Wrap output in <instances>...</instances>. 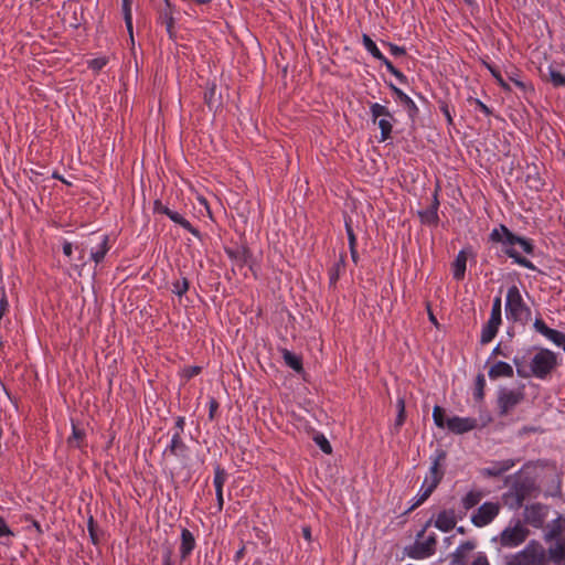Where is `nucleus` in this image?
I'll list each match as a JSON object with an SVG mask.
<instances>
[{"label": "nucleus", "instance_id": "obj_1", "mask_svg": "<svg viewBox=\"0 0 565 565\" xmlns=\"http://www.w3.org/2000/svg\"><path fill=\"white\" fill-rule=\"evenodd\" d=\"M535 467L536 463L529 460L519 471L504 478V484L509 486V490L501 495L503 505L512 511H518L524 507L526 500L539 497L541 487L536 477L529 473V469Z\"/></svg>", "mask_w": 565, "mask_h": 565}, {"label": "nucleus", "instance_id": "obj_2", "mask_svg": "<svg viewBox=\"0 0 565 565\" xmlns=\"http://www.w3.org/2000/svg\"><path fill=\"white\" fill-rule=\"evenodd\" d=\"M519 235L513 233L507 225L500 224L499 227H494L489 234V242L500 243L503 245L502 252L513 262L524 268L535 270L539 274H544L539 269L530 259L522 256L515 248Z\"/></svg>", "mask_w": 565, "mask_h": 565}, {"label": "nucleus", "instance_id": "obj_3", "mask_svg": "<svg viewBox=\"0 0 565 565\" xmlns=\"http://www.w3.org/2000/svg\"><path fill=\"white\" fill-rule=\"evenodd\" d=\"M546 542L555 541V545L548 548L550 559L555 565H565V516L559 514L553 520L550 530L544 534Z\"/></svg>", "mask_w": 565, "mask_h": 565}, {"label": "nucleus", "instance_id": "obj_4", "mask_svg": "<svg viewBox=\"0 0 565 565\" xmlns=\"http://www.w3.org/2000/svg\"><path fill=\"white\" fill-rule=\"evenodd\" d=\"M507 318L525 326L531 320V309L523 301L519 288L513 285L508 289L505 301Z\"/></svg>", "mask_w": 565, "mask_h": 565}, {"label": "nucleus", "instance_id": "obj_5", "mask_svg": "<svg viewBox=\"0 0 565 565\" xmlns=\"http://www.w3.org/2000/svg\"><path fill=\"white\" fill-rule=\"evenodd\" d=\"M557 365L558 361L556 353H554L550 349L541 348L531 360V376L545 380L552 374V372L557 367Z\"/></svg>", "mask_w": 565, "mask_h": 565}, {"label": "nucleus", "instance_id": "obj_6", "mask_svg": "<svg viewBox=\"0 0 565 565\" xmlns=\"http://www.w3.org/2000/svg\"><path fill=\"white\" fill-rule=\"evenodd\" d=\"M524 398V384L518 390L500 388L497 398L499 416L509 415Z\"/></svg>", "mask_w": 565, "mask_h": 565}, {"label": "nucleus", "instance_id": "obj_7", "mask_svg": "<svg viewBox=\"0 0 565 565\" xmlns=\"http://www.w3.org/2000/svg\"><path fill=\"white\" fill-rule=\"evenodd\" d=\"M224 252L227 257L235 263L237 267L241 269L245 266L249 268L253 275L256 277L257 273L255 270L256 259L252 249L247 246V244H235L234 246H225Z\"/></svg>", "mask_w": 565, "mask_h": 565}, {"label": "nucleus", "instance_id": "obj_8", "mask_svg": "<svg viewBox=\"0 0 565 565\" xmlns=\"http://www.w3.org/2000/svg\"><path fill=\"white\" fill-rule=\"evenodd\" d=\"M530 533V530L518 520L514 526L505 527L493 541L499 540L502 547H516L526 541Z\"/></svg>", "mask_w": 565, "mask_h": 565}, {"label": "nucleus", "instance_id": "obj_9", "mask_svg": "<svg viewBox=\"0 0 565 565\" xmlns=\"http://www.w3.org/2000/svg\"><path fill=\"white\" fill-rule=\"evenodd\" d=\"M362 43L365 50L376 60H379L386 70L395 76L399 83L408 84L407 76L401 72L383 53L379 50L376 43L366 33L362 34Z\"/></svg>", "mask_w": 565, "mask_h": 565}, {"label": "nucleus", "instance_id": "obj_10", "mask_svg": "<svg viewBox=\"0 0 565 565\" xmlns=\"http://www.w3.org/2000/svg\"><path fill=\"white\" fill-rule=\"evenodd\" d=\"M153 213L167 215L174 224L181 226L194 237L202 241L203 236L196 227H194L181 213L169 209L159 199L153 201Z\"/></svg>", "mask_w": 565, "mask_h": 565}, {"label": "nucleus", "instance_id": "obj_11", "mask_svg": "<svg viewBox=\"0 0 565 565\" xmlns=\"http://www.w3.org/2000/svg\"><path fill=\"white\" fill-rule=\"evenodd\" d=\"M501 505L499 502H484L471 515V522L477 527L490 524L499 514Z\"/></svg>", "mask_w": 565, "mask_h": 565}, {"label": "nucleus", "instance_id": "obj_12", "mask_svg": "<svg viewBox=\"0 0 565 565\" xmlns=\"http://www.w3.org/2000/svg\"><path fill=\"white\" fill-rule=\"evenodd\" d=\"M548 507L535 502L524 507V523L533 526L534 529H542L546 518Z\"/></svg>", "mask_w": 565, "mask_h": 565}, {"label": "nucleus", "instance_id": "obj_13", "mask_svg": "<svg viewBox=\"0 0 565 565\" xmlns=\"http://www.w3.org/2000/svg\"><path fill=\"white\" fill-rule=\"evenodd\" d=\"M440 190V185L437 183L436 189L433 194V200L430 205L426 210H422L417 212V215L422 222V224L425 225H433L437 226L439 223V215H438V209H439V199H438V192Z\"/></svg>", "mask_w": 565, "mask_h": 565}, {"label": "nucleus", "instance_id": "obj_14", "mask_svg": "<svg viewBox=\"0 0 565 565\" xmlns=\"http://www.w3.org/2000/svg\"><path fill=\"white\" fill-rule=\"evenodd\" d=\"M388 88L402 106L405 108L408 118L414 124L419 115V109L414 100L392 82L387 83Z\"/></svg>", "mask_w": 565, "mask_h": 565}, {"label": "nucleus", "instance_id": "obj_15", "mask_svg": "<svg viewBox=\"0 0 565 565\" xmlns=\"http://www.w3.org/2000/svg\"><path fill=\"white\" fill-rule=\"evenodd\" d=\"M537 546H540V542L531 540L522 551L512 555V557L507 561L505 565H532Z\"/></svg>", "mask_w": 565, "mask_h": 565}, {"label": "nucleus", "instance_id": "obj_16", "mask_svg": "<svg viewBox=\"0 0 565 565\" xmlns=\"http://www.w3.org/2000/svg\"><path fill=\"white\" fill-rule=\"evenodd\" d=\"M478 426V422L473 417L454 416L448 419V430L456 435H462L473 430Z\"/></svg>", "mask_w": 565, "mask_h": 565}, {"label": "nucleus", "instance_id": "obj_17", "mask_svg": "<svg viewBox=\"0 0 565 565\" xmlns=\"http://www.w3.org/2000/svg\"><path fill=\"white\" fill-rule=\"evenodd\" d=\"M164 7L159 11L158 21L161 24L166 25L167 33L171 40L177 39V32L174 30V18L173 11L175 9L174 4L170 2V0H163Z\"/></svg>", "mask_w": 565, "mask_h": 565}, {"label": "nucleus", "instance_id": "obj_18", "mask_svg": "<svg viewBox=\"0 0 565 565\" xmlns=\"http://www.w3.org/2000/svg\"><path fill=\"white\" fill-rule=\"evenodd\" d=\"M519 459H505L500 461H492L491 466L483 468L481 470V475L486 478H498L504 475L507 471H509L511 468H513L516 462H519Z\"/></svg>", "mask_w": 565, "mask_h": 565}, {"label": "nucleus", "instance_id": "obj_19", "mask_svg": "<svg viewBox=\"0 0 565 565\" xmlns=\"http://www.w3.org/2000/svg\"><path fill=\"white\" fill-rule=\"evenodd\" d=\"M64 21H68L71 28L78 29L84 22V7L76 1L70 2L64 7Z\"/></svg>", "mask_w": 565, "mask_h": 565}, {"label": "nucleus", "instance_id": "obj_20", "mask_svg": "<svg viewBox=\"0 0 565 565\" xmlns=\"http://www.w3.org/2000/svg\"><path fill=\"white\" fill-rule=\"evenodd\" d=\"M163 454H168L173 457L186 459L189 454V447L184 443L182 435H179L178 431H173L171 436V441L164 449Z\"/></svg>", "mask_w": 565, "mask_h": 565}, {"label": "nucleus", "instance_id": "obj_21", "mask_svg": "<svg viewBox=\"0 0 565 565\" xmlns=\"http://www.w3.org/2000/svg\"><path fill=\"white\" fill-rule=\"evenodd\" d=\"M447 458V451L441 447H438L435 451V457L433 458L431 466L429 472L431 475V482L439 484L445 476V470L441 467V463Z\"/></svg>", "mask_w": 565, "mask_h": 565}, {"label": "nucleus", "instance_id": "obj_22", "mask_svg": "<svg viewBox=\"0 0 565 565\" xmlns=\"http://www.w3.org/2000/svg\"><path fill=\"white\" fill-rule=\"evenodd\" d=\"M457 518L455 515V511L443 510L438 513L437 519L434 522V525L441 532H449L456 527Z\"/></svg>", "mask_w": 565, "mask_h": 565}, {"label": "nucleus", "instance_id": "obj_23", "mask_svg": "<svg viewBox=\"0 0 565 565\" xmlns=\"http://www.w3.org/2000/svg\"><path fill=\"white\" fill-rule=\"evenodd\" d=\"M195 546L196 542L193 533L189 529L183 527L181 530V544L179 548L181 562L185 561L192 554Z\"/></svg>", "mask_w": 565, "mask_h": 565}, {"label": "nucleus", "instance_id": "obj_24", "mask_svg": "<svg viewBox=\"0 0 565 565\" xmlns=\"http://www.w3.org/2000/svg\"><path fill=\"white\" fill-rule=\"evenodd\" d=\"M468 250L466 248L459 250L451 264L452 277L457 281L465 279L467 268Z\"/></svg>", "mask_w": 565, "mask_h": 565}, {"label": "nucleus", "instance_id": "obj_25", "mask_svg": "<svg viewBox=\"0 0 565 565\" xmlns=\"http://www.w3.org/2000/svg\"><path fill=\"white\" fill-rule=\"evenodd\" d=\"M203 98L204 104L210 110L216 111L223 104L222 95L216 92V84L214 82L206 84Z\"/></svg>", "mask_w": 565, "mask_h": 565}, {"label": "nucleus", "instance_id": "obj_26", "mask_svg": "<svg viewBox=\"0 0 565 565\" xmlns=\"http://www.w3.org/2000/svg\"><path fill=\"white\" fill-rule=\"evenodd\" d=\"M514 371L512 365L504 361H497L488 371V376L495 381L500 377H513Z\"/></svg>", "mask_w": 565, "mask_h": 565}, {"label": "nucleus", "instance_id": "obj_27", "mask_svg": "<svg viewBox=\"0 0 565 565\" xmlns=\"http://www.w3.org/2000/svg\"><path fill=\"white\" fill-rule=\"evenodd\" d=\"M501 323H502V320L499 321L495 318H489V320L483 326L482 331H481L480 343L482 345L491 342L495 338Z\"/></svg>", "mask_w": 565, "mask_h": 565}, {"label": "nucleus", "instance_id": "obj_28", "mask_svg": "<svg viewBox=\"0 0 565 565\" xmlns=\"http://www.w3.org/2000/svg\"><path fill=\"white\" fill-rule=\"evenodd\" d=\"M284 362L287 366H289L291 370H294L298 374L305 373L303 363L301 355H298L288 349H281L280 350Z\"/></svg>", "mask_w": 565, "mask_h": 565}, {"label": "nucleus", "instance_id": "obj_29", "mask_svg": "<svg viewBox=\"0 0 565 565\" xmlns=\"http://www.w3.org/2000/svg\"><path fill=\"white\" fill-rule=\"evenodd\" d=\"M86 431L79 428L72 419V435L67 438V445L71 448L83 449L86 446Z\"/></svg>", "mask_w": 565, "mask_h": 565}, {"label": "nucleus", "instance_id": "obj_30", "mask_svg": "<svg viewBox=\"0 0 565 565\" xmlns=\"http://www.w3.org/2000/svg\"><path fill=\"white\" fill-rule=\"evenodd\" d=\"M408 557L414 559H423L433 555V551L425 545L424 542L415 541V543L405 548Z\"/></svg>", "mask_w": 565, "mask_h": 565}, {"label": "nucleus", "instance_id": "obj_31", "mask_svg": "<svg viewBox=\"0 0 565 565\" xmlns=\"http://www.w3.org/2000/svg\"><path fill=\"white\" fill-rule=\"evenodd\" d=\"M345 258H347V254L341 253L339 260L337 263H334L331 266V268L329 269V287L335 288L341 274L345 269Z\"/></svg>", "mask_w": 565, "mask_h": 565}, {"label": "nucleus", "instance_id": "obj_32", "mask_svg": "<svg viewBox=\"0 0 565 565\" xmlns=\"http://www.w3.org/2000/svg\"><path fill=\"white\" fill-rule=\"evenodd\" d=\"M370 113L372 116V121L375 124L379 118H386L393 121H396L393 113L390 111V109L381 105L379 103H373L370 105Z\"/></svg>", "mask_w": 565, "mask_h": 565}, {"label": "nucleus", "instance_id": "obj_33", "mask_svg": "<svg viewBox=\"0 0 565 565\" xmlns=\"http://www.w3.org/2000/svg\"><path fill=\"white\" fill-rule=\"evenodd\" d=\"M484 387H486V377L484 374L478 373L475 380L473 387V399L477 404H480L484 399Z\"/></svg>", "mask_w": 565, "mask_h": 565}, {"label": "nucleus", "instance_id": "obj_34", "mask_svg": "<svg viewBox=\"0 0 565 565\" xmlns=\"http://www.w3.org/2000/svg\"><path fill=\"white\" fill-rule=\"evenodd\" d=\"M437 487V483L430 482L429 486L419 494L418 499L402 515H407L419 505H422L431 495Z\"/></svg>", "mask_w": 565, "mask_h": 565}, {"label": "nucleus", "instance_id": "obj_35", "mask_svg": "<svg viewBox=\"0 0 565 565\" xmlns=\"http://www.w3.org/2000/svg\"><path fill=\"white\" fill-rule=\"evenodd\" d=\"M437 487V483L430 482L429 486L419 494L418 499L402 515H407L419 505H422L431 495Z\"/></svg>", "mask_w": 565, "mask_h": 565}, {"label": "nucleus", "instance_id": "obj_36", "mask_svg": "<svg viewBox=\"0 0 565 565\" xmlns=\"http://www.w3.org/2000/svg\"><path fill=\"white\" fill-rule=\"evenodd\" d=\"M343 221H344V227H345V232H347V236H348L349 249L356 248L358 239H356V235L353 230L352 218L345 211L343 212Z\"/></svg>", "mask_w": 565, "mask_h": 565}, {"label": "nucleus", "instance_id": "obj_37", "mask_svg": "<svg viewBox=\"0 0 565 565\" xmlns=\"http://www.w3.org/2000/svg\"><path fill=\"white\" fill-rule=\"evenodd\" d=\"M131 6H132V0H122L121 9H122L125 24H126L127 31L130 35V39L134 42Z\"/></svg>", "mask_w": 565, "mask_h": 565}, {"label": "nucleus", "instance_id": "obj_38", "mask_svg": "<svg viewBox=\"0 0 565 565\" xmlns=\"http://www.w3.org/2000/svg\"><path fill=\"white\" fill-rule=\"evenodd\" d=\"M393 120L386 119V118H379L375 124H377L380 130H381V138L380 141H386L388 139H392V132H393Z\"/></svg>", "mask_w": 565, "mask_h": 565}, {"label": "nucleus", "instance_id": "obj_39", "mask_svg": "<svg viewBox=\"0 0 565 565\" xmlns=\"http://www.w3.org/2000/svg\"><path fill=\"white\" fill-rule=\"evenodd\" d=\"M482 492L481 491H469L462 499L461 504L466 511L475 508L481 500Z\"/></svg>", "mask_w": 565, "mask_h": 565}, {"label": "nucleus", "instance_id": "obj_40", "mask_svg": "<svg viewBox=\"0 0 565 565\" xmlns=\"http://www.w3.org/2000/svg\"><path fill=\"white\" fill-rule=\"evenodd\" d=\"M525 183L529 189L540 192L545 186V181L541 178L540 173L535 171L534 173H527L525 178Z\"/></svg>", "mask_w": 565, "mask_h": 565}, {"label": "nucleus", "instance_id": "obj_41", "mask_svg": "<svg viewBox=\"0 0 565 565\" xmlns=\"http://www.w3.org/2000/svg\"><path fill=\"white\" fill-rule=\"evenodd\" d=\"M448 417L446 409L439 405H435L433 408V420L438 428H445L448 426Z\"/></svg>", "mask_w": 565, "mask_h": 565}, {"label": "nucleus", "instance_id": "obj_42", "mask_svg": "<svg viewBox=\"0 0 565 565\" xmlns=\"http://www.w3.org/2000/svg\"><path fill=\"white\" fill-rule=\"evenodd\" d=\"M108 250H109L108 235H103L98 249L90 253V258L96 264H99L100 262H103V259L105 258V255L107 254Z\"/></svg>", "mask_w": 565, "mask_h": 565}, {"label": "nucleus", "instance_id": "obj_43", "mask_svg": "<svg viewBox=\"0 0 565 565\" xmlns=\"http://www.w3.org/2000/svg\"><path fill=\"white\" fill-rule=\"evenodd\" d=\"M508 79L512 82L516 87H519L523 93L527 90L534 93V87L531 83L523 82L519 78V70H514L510 73H507Z\"/></svg>", "mask_w": 565, "mask_h": 565}, {"label": "nucleus", "instance_id": "obj_44", "mask_svg": "<svg viewBox=\"0 0 565 565\" xmlns=\"http://www.w3.org/2000/svg\"><path fill=\"white\" fill-rule=\"evenodd\" d=\"M484 64H486L487 68L490 71L491 75L495 78L499 86L504 92H511V87H510L509 83L502 77L500 70L492 64H489V63H484Z\"/></svg>", "mask_w": 565, "mask_h": 565}, {"label": "nucleus", "instance_id": "obj_45", "mask_svg": "<svg viewBox=\"0 0 565 565\" xmlns=\"http://www.w3.org/2000/svg\"><path fill=\"white\" fill-rule=\"evenodd\" d=\"M513 364L516 367V374L518 376L522 379H529L531 377V371L526 369L525 366V356H518L515 355L512 360Z\"/></svg>", "mask_w": 565, "mask_h": 565}, {"label": "nucleus", "instance_id": "obj_46", "mask_svg": "<svg viewBox=\"0 0 565 565\" xmlns=\"http://www.w3.org/2000/svg\"><path fill=\"white\" fill-rule=\"evenodd\" d=\"M227 473L224 468H222L220 465H216L214 468V487L215 490H223L224 483L226 481Z\"/></svg>", "mask_w": 565, "mask_h": 565}, {"label": "nucleus", "instance_id": "obj_47", "mask_svg": "<svg viewBox=\"0 0 565 565\" xmlns=\"http://www.w3.org/2000/svg\"><path fill=\"white\" fill-rule=\"evenodd\" d=\"M547 81L551 82L554 87L565 86V74L550 66Z\"/></svg>", "mask_w": 565, "mask_h": 565}, {"label": "nucleus", "instance_id": "obj_48", "mask_svg": "<svg viewBox=\"0 0 565 565\" xmlns=\"http://www.w3.org/2000/svg\"><path fill=\"white\" fill-rule=\"evenodd\" d=\"M161 547H162V565H174L173 545L169 541H166L164 543H162Z\"/></svg>", "mask_w": 565, "mask_h": 565}, {"label": "nucleus", "instance_id": "obj_49", "mask_svg": "<svg viewBox=\"0 0 565 565\" xmlns=\"http://www.w3.org/2000/svg\"><path fill=\"white\" fill-rule=\"evenodd\" d=\"M190 288V281L186 277H183L181 280H175L172 284L171 291L177 295L178 297H182L188 292Z\"/></svg>", "mask_w": 565, "mask_h": 565}, {"label": "nucleus", "instance_id": "obj_50", "mask_svg": "<svg viewBox=\"0 0 565 565\" xmlns=\"http://www.w3.org/2000/svg\"><path fill=\"white\" fill-rule=\"evenodd\" d=\"M313 441L321 449V451L324 452L326 455L332 454V446L323 434L317 433L313 436Z\"/></svg>", "mask_w": 565, "mask_h": 565}, {"label": "nucleus", "instance_id": "obj_51", "mask_svg": "<svg viewBox=\"0 0 565 565\" xmlns=\"http://www.w3.org/2000/svg\"><path fill=\"white\" fill-rule=\"evenodd\" d=\"M518 241L519 242L516 243V245H519L525 254H527V255L534 254L535 245L533 243V239L519 235Z\"/></svg>", "mask_w": 565, "mask_h": 565}, {"label": "nucleus", "instance_id": "obj_52", "mask_svg": "<svg viewBox=\"0 0 565 565\" xmlns=\"http://www.w3.org/2000/svg\"><path fill=\"white\" fill-rule=\"evenodd\" d=\"M97 522L95 521L93 515H89L87 520V530L89 533L90 541L94 545H97L99 543V537L97 535Z\"/></svg>", "mask_w": 565, "mask_h": 565}, {"label": "nucleus", "instance_id": "obj_53", "mask_svg": "<svg viewBox=\"0 0 565 565\" xmlns=\"http://www.w3.org/2000/svg\"><path fill=\"white\" fill-rule=\"evenodd\" d=\"M437 104H438L439 110L444 114V116L446 118L447 125L454 126L455 122H454V118H452L448 102L439 98L437 100Z\"/></svg>", "mask_w": 565, "mask_h": 565}, {"label": "nucleus", "instance_id": "obj_54", "mask_svg": "<svg viewBox=\"0 0 565 565\" xmlns=\"http://www.w3.org/2000/svg\"><path fill=\"white\" fill-rule=\"evenodd\" d=\"M550 561V554L547 553L546 555V551L540 543L537 551H535L534 563L532 565H547Z\"/></svg>", "mask_w": 565, "mask_h": 565}, {"label": "nucleus", "instance_id": "obj_55", "mask_svg": "<svg viewBox=\"0 0 565 565\" xmlns=\"http://www.w3.org/2000/svg\"><path fill=\"white\" fill-rule=\"evenodd\" d=\"M108 63V57L100 56L88 61V68L95 73L102 71Z\"/></svg>", "mask_w": 565, "mask_h": 565}, {"label": "nucleus", "instance_id": "obj_56", "mask_svg": "<svg viewBox=\"0 0 565 565\" xmlns=\"http://www.w3.org/2000/svg\"><path fill=\"white\" fill-rule=\"evenodd\" d=\"M384 46H387L391 54L395 57H401L407 55L406 49L404 46L396 45L392 42L382 41Z\"/></svg>", "mask_w": 565, "mask_h": 565}, {"label": "nucleus", "instance_id": "obj_57", "mask_svg": "<svg viewBox=\"0 0 565 565\" xmlns=\"http://www.w3.org/2000/svg\"><path fill=\"white\" fill-rule=\"evenodd\" d=\"M546 338L557 347L563 348L565 345V333L556 329H553Z\"/></svg>", "mask_w": 565, "mask_h": 565}, {"label": "nucleus", "instance_id": "obj_58", "mask_svg": "<svg viewBox=\"0 0 565 565\" xmlns=\"http://www.w3.org/2000/svg\"><path fill=\"white\" fill-rule=\"evenodd\" d=\"M490 318L502 320V302L499 296L493 299Z\"/></svg>", "mask_w": 565, "mask_h": 565}, {"label": "nucleus", "instance_id": "obj_59", "mask_svg": "<svg viewBox=\"0 0 565 565\" xmlns=\"http://www.w3.org/2000/svg\"><path fill=\"white\" fill-rule=\"evenodd\" d=\"M202 372V367L199 365H191L185 366L182 372L181 376L185 379L186 381L191 380L192 377L199 375Z\"/></svg>", "mask_w": 565, "mask_h": 565}, {"label": "nucleus", "instance_id": "obj_60", "mask_svg": "<svg viewBox=\"0 0 565 565\" xmlns=\"http://www.w3.org/2000/svg\"><path fill=\"white\" fill-rule=\"evenodd\" d=\"M533 328L535 329L536 332L541 333L544 337H547L550 332L553 330L541 318L535 319Z\"/></svg>", "mask_w": 565, "mask_h": 565}, {"label": "nucleus", "instance_id": "obj_61", "mask_svg": "<svg viewBox=\"0 0 565 565\" xmlns=\"http://www.w3.org/2000/svg\"><path fill=\"white\" fill-rule=\"evenodd\" d=\"M21 521L24 523H30L31 526L36 531L38 535H42L44 533L41 524L33 518V515L25 513L21 515Z\"/></svg>", "mask_w": 565, "mask_h": 565}, {"label": "nucleus", "instance_id": "obj_62", "mask_svg": "<svg viewBox=\"0 0 565 565\" xmlns=\"http://www.w3.org/2000/svg\"><path fill=\"white\" fill-rule=\"evenodd\" d=\"M469 104H473L480 111H482L486 116H491L493 114L492 109L489 108L483 102L478 98L469 97Z\"/></svg>", "mask_w": 565, "mask_h": 565}, {"label": "nucleus", "instance_id": "obj_63", "mask_svg": "<svg viewBox=\"0 0 565 565\" xmlns=\"http://www.w3.org/2000/svg\"><path fill=\"white\" fill-rule=\"evenodd\" d=\"M451 564L452 565H467L466 563V554L461 552L459 548L451 555Z\"/></svg>", "mask_w": 565, "mask_h": 565}, {"label": "nucleus", "instance_id": "obj_64", "mask_svg": "<svg viewBox=\"0 0 565 565\" xmlns=\"http://www.w3.org/2000/svg\"><path fill=\"white\" fill-rule=\"evenodd\" d=\"M220 404L215 397H211L209 401V419L214 420Z\"/></svg>", "mask_w": 565, "mask_h": 565}]
</instances>
